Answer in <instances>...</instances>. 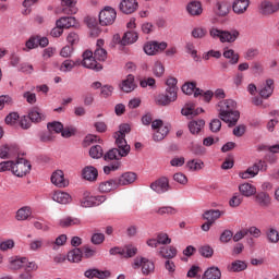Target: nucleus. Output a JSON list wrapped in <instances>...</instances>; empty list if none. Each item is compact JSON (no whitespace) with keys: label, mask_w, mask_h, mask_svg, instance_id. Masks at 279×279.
<instances>
[{"label":"nucleus","mask_w":279,"mask_h":279,"mask_svg":"<svg viewBox=\"0 0 279 279\" xmlns=\"http://www.w3.org/2000/svg\"><path fill=\"white\" fill-rule=\"evenodd\" d=\"M222 56L226 58V60H229V64L233 66L239 64L240 56L236 51H234V49L223 48Z\"/></svg>","instance_id":"72a5a7b5"},{"label":"nucleus","mask_w":279,"mask_h":279,"mask_svg":"<svg viewBox=\"0 0 279 279\" xmlns=\"http://www.w3.org/2000/svg\"><path fill=\"white\" fill-rule=\"evenodd\" d=\"M114 21H117V10H114L112 7H105L99 13L100 25H112Z\"/></svg>","instance_id":"f8f14e48"},{"label":"nucleus","mask_w":279,"mask_h":279,"mask_svg":"<svg viewBox=\"0 0 279 279\" xmlns=\"http://www.w3.org/2000/svg\"><path fill=\"white\" fill-rule=\"evenodd\" d=\"M82 66L90 69L92 71H101V69H104V66L97 62V59L93 56V51L90 50L83 52Z\"/></svg>","instance_id":"ddd939ff"},{"label":"nucleus","mask_w":279,"mask_h":279,"mask_svg":"<svg viewBox=\"0 0 279 279\" xmlns=\"http://www.w3.org/2000/svg\"><path fill=\"white\" fill-rule=\"evenodd\" d=\"M75 66H77V62L68 59L61 63L60 71L62 73H71V71H73V69H75Z\"/></svg>","instance_id":"5fc2aeb1"},{"label":"nucleus","mask_w":279,"mask_h":279,"mask_svg":"<svg viewBox=\"0 0 279 279\" xmlns=\"http://www.w3.org/2000/svg\"><path fill=\"white\" fill-rule=\"evenodd\" d=\"M28 118L31 119L32 123H40V121H45V113L39 109H33L28 113Z\"/></svg>","instance_id":"09e8293b"},{"label":"nucleus","mask_w":279,"mask_h":279,"mask_svg":"<svg viewBox=\"0 0 279 279\" xmlns=\"http://www.w3.org/2000/svg\"><path fill=\"white\" fill-rule=\"evenodd\" d=\"M33 226L36 230H41V232H49V230H51V227L47 221L36 220L33 222Z\"/></svg>","instance_id":"0e129e2a"},{"label":"nucleus","mask_w":279,"mask_h":279,"mask_svg":"<svg viewBox=\"0 0 279 279\" xmlns=\"http://www.w3.org/2000/svg\"><path fill=\"white\" fill-rule=\"evenodd\" d=\"M216 8L217 16H228L230 14V4L228 2H218Z\"/></svg>","instance_id":"de8ad7c7"},{"label":"nucleus","mask_w":279,"mask_h":279,"mask_svg":"<svg viewBox=\"0 0 279 279\" xmlns=\"http://www.w3.org/2000/svg\"><path fill=\"white\" fill-rule=\"evenodd\" d=\"M16 156V148L10 146H2L0 148V158L5 160L8 158H14Z\"/></svg>","instance_id":"49530a36"},{"label":"nucleus","mask_w":279,"mask_h":279,"mask_svg":"<svg viewBox=\"0 0 279 279\" xmlns=\"http://www.w3.org/2000/svg\"><path fill=\"white\" fill-rule=\"evenodd\" d=\"M255 204L262 208H269L271 206V195L267 192H258L255 194Z\"/></svg>","instance_id":"412c9836"},{"label":"nucleus","mask_w":279,"mask_h":279,"mask_svg":"<svg viewBox=\"0 0 279 279\" xmlns=\"http://www.w3.org/2000/svg\"><path fill=\"white\" fill-rule=\"evenodd\" d=\"M82 220L80 218L64 217L59 220L61 228H71V226H80Z\"/></svg>","instance_id":"a19ab883"},{"label":"nucleus","mask_w":279,"mask_h":279,"mask_svg":"<svg viewBox=\"0 0 279 279\" xmlns=\"http://www.w3.org/2000/svg\"><path fill=\"white\" fill-rule=\"evenodd\" d=\"M87 26L90 29V36H94V38H97V36L101 34V29L99 28V25H97V21L94 19L88 20Z\"/></svg>","instance_id":"6e6d98bb"},{"label":"nucleus","mask_w":279,"mask_h":279,"mask_svg":"<svg viewBox=\"0 0 279 279\" xmlns=\"http://www.w3.org/2000/svg\"><path fill=\"white\" fill-rule=\"evenodd\" d=\"M228 271H245V269H247V263H245L244 260H234L232 262L228 267H227Z\"/></svg>","instance_id":"37998d69"},{"label":"nucleus","mask_w":279,"mask_h":279,"mask_svg":"<svg viewBox=\"0 0 279 279\" xmlns=\"http://www.w3.org/2000/svg\"><path fill=\"white\" fill-rule=\"evenodd\" d=\"M136 40H138V33L134 31H129L124 33L122 39L120 40V44L125 47L128 45H134Z\"/></svg>","instance_id":"e433bc0d"},{"label":"nucleus","mask_w":279,"mask_h":279,"mask_svg":"<svg viewBox=\"0 0 279 279\" xmlns=\"http://www.w3.org/2000/svg\"><path fill=\"white\" fill-rule=\"evenodd\" d=\"M209 36L214 39L219 38L220 43H236L240 33L236 29L222 31L213 26L211 28H209Z\"/></svg>","instance_id":"7ed1b4c3"},{"label":"nucleus","mask_w":279,"mask_h":279,"mask_svg":"<svg viewBox=\"0 0 279 279\" xmlns=\"http://www.w3.org/2000/svg\"><path fill=\"white\" fill-rule=\"evenodd\" d=\"M116 180L118 182V186H128L129 184H134V182H136V173L125 172Z\"/></svg>","instance_id":"7c9ffc66"},{"label":"nucleus","mask_w":279,"mask_h":279,"mask_svg":"<svg viewBox=\"0 0 279 279\" xmlns=\"http://www.w3.org/2000/svg\"><path fill=\"white\" fill-rule=\"evenodd\" d=\"M194 97H199L203 99V101H206L208 104L213 97H215V93L213 90H206L204 92L203 89H196L194 93Z\"/></svg>","instance_id":"8fccbe9b"},{"label":"nucleus","mask_w":279,"mask_h":279,"mask_svg":"<svg viewBox=\"0 0 279 279\" xmlns=\"http://www.w3.org/2000/svg\"><path fill=\"white\" fill-rule=\"evenodd\" d=\"M279 11V0H262L258 4V12L262 16H272Z\"/></svg>","instance_id":"6e6552de"},{"label":"nucleus","mask_w":279,"mask_h":279,"mask_svg":"<svg viewBox=\"0 0 279 279\" xmlns=\"http://www.w3.org/2000/svg\"><path fill=\"white\" fill-rule=\"evenodd\" d=\"M219 119L229 125H236L241 113L236 110V102L233 99H225L218 102Z\"/></svg>","instance_id":"f03ea898"},{"label":"nucleus","mask_w":279,"mask_h":279,"mask_svg":"<svg viewBox=\"0 0 279 279\" xmlns=\"http://www.w3.org/2000/svg\"><path fill=\"white\" fill-rule=\"evenodd\" d=\"M120 88L123 90V93H132L136 88V84L134 83V75L129 74L120 84Z\"/></svg>","instance_id":"2f4dec72"},{"label":"nucleus","mask_w":279,"mask_h":279,"mask_svg":"<svg viewBox=\"0 0 279 279\" xmlns=\"http://www.w3.org/2000/svg\"><path fill=\"white\" fill-rule=\"evenodd\" d=\"M119 10L122 14H134L138 10V1L136 0H121Z\"/></svg>","instance_id":"dca6fc26"},{"label":"nucleus","mask_w":279,"mask_h":279,"mask_svg":"<svg viewBox=\"0 0 279 279\" xmlns=\"http://www.w3.org/2000/svg\"><path fill=\"white\" fill-rule=\"evenodd\" d=\"M106 241V235L101 232H94L90 238L93 245H101Z\"/></svg>","instance_id":"680f3d73"},{"label":"nucleus","mask_w":279,"mask_h":279,"mask_svg":"<svg viewBox=\"0 0 279 279\" xmlns=\"http://www.w3.org/2000/svg\"><path fill=\"white\" fill-rule=\"evenodd\" d=\"M243 204V196L240 193H234L229 201V206L231 208H239Z\"/></svg>","instance_id":"13d9d810"},{"label":"nucleus","mask_w":279,"mask_h":279,"mask_svg":"<svg viewBox=\"0 0 279 279\" xmlns=\"http://www.w3.org/2000/svg\"><path fill=\"white\" fill-rule=\"evenodd\" d=\"M34 213L31 206H23L15 213L16 221H29L32 219Z\"/></svg>","instance_id":"a878e982"},{"label":"nucleus","mask_w":279,"mask_h":279,"mask_svg":"<svg viewBox=\"0 0 279 279\" xmlns=\"http://www.w3.org/2000/svg\"><path fill=\"white\" fill-rule=\"evenodd\" d=\"M190 151H192L194 156H204V154H206V148L201 144L192 143L190 146Z\"/></svg>","instance_id":"052dcab7"},{"label":"nucleus","mask_w":279,"mask_h":279,"mask_svg":"<svg viewBox=\"0 0 279 279\" xmlns=\"http://www.w3.org/2000/svg\"><path fill=\"white\" fill-rule=\"evenodd\" d=\"M130 124H122L119 126V131L114 133L116 145L118 148H112L104 156L105 160H121L130 155L131 147L125 141V134H130Z\"/></svg>","instance_id":"f257e3e1"},{"label":"nucleus","mask_w":279,"mask_h":279,"mask_svg":"<svg viewBox=\"0 0 279 279\" xmlns=\"http://www.w3.org/2000/svg\"><path fill=\"white\" fill-rule=\"evenodd\" d=\"M66 234H61L59 235L54 242L52 243V250L56 252L58 250H60V247H62V245L66 244Z\"/></svg>","instance_id":"e2e57ef3"},{"label":"nucleus","mask_w":279,"mask_h":279,"mask_svg":"<svg viewBox=\"0 0 279 279\" xmlns=\"http://www.w3.org/2000/svg\"><path fill=\"white\" fill-rule=\"evenodd\" d=\"M202 112H204V109H195V105L193 102L185 104L184 107L181 109V113L183 114V117H189L190 119H193V117H197V114H202Z\"/></svg>","instance_id":"4be33fe9"},{"label":"nucleus","mask_w":279,"mask_h":279,"mask_svg":"<svg viewBox=\"0 0 279 279\" xmlns=\"http://www.w3.org/2000/svg\"><path fill=\"white\" fill-rule=\"evenodd\" d=\"M105 41L104 39H98L96 43V50L94 52V57L97 62H106L108 58V52L104 49Z\"/></svg>","instance_id":"b1692460"},{"label":"nucleus","mask_w":279,"mask_h":279,"mask_svg":"<svg viewBox=\"0 0 279 279\" xmlns=\"http://www.w3.org/2000/svg\"><path fill=\"white\" fill-rule=\"evenodd\" d=\"M153 74L155 77H162L165 75V65L160 61H156L153 65Z\"/></svg>","instance_id":"4d7b16f0"},{"label":"nucleus","mask_w":279,"mask_h":279,"mask_svg":"<svg viewBox=\"0 0 279 279\" xmlns=\"http://www.w3.org/2000/svg\"><path fill=\"white\" fill-rule=\"evenodd\" d=\"M204 125H206V121L204 120H192L189 123V130L191 134H199L202 130H204Z\"/></svg>","instance_id":"58836bf2"},{"label":"nucleus","mask_w":279,"mask_h":279,"mask_svg":"<svg viewBox=\"0 0 279 279\" xmlns=\"http://www.w3.org/2000/svg\"><path fill=\"white\" fill-rule=\"evenodd\" d=\"M53 202L57 204H71V194L62 191H57L52 194Z\"/></svg>","instance_id":"c9c22d12"},{"label":"nucleus","mask_w":279,"mask_h":279,"mask_svg":"<svg viewBox=\"0 0 279 279\" xmlns=\"http://www.w3.org/2000/svg\"><path fill=\"white\" fill-rule=\"evenodd\" d=\"M154 213L156 215H160V216H165V215H169L171 217L178 215V208L173 207V206H161V207H156L154 209Z\"/></svg>","instance_id":"4c0bfd02"},{"label":"nucleus","mask_w":279,"mask_h":279,"mask_svg":"<svg viewBox=\"0 0 279 279\" xmlns=\"http://www.w3.org/2000/svg\"><path fill=\"white\" fill-rule=\"evenodd\" d=\"M223 211L219 209H209L203 214V219H205V221H208L209 223H215L217 219H221Z\"/></svg>","instance_id":"473e14b6"},{"label":"nucleus","mask_w":279,"mask_h":279,"mask_svg":"<svg viewBox=\"0 0 279 279\" xmlns=\"http://www.w3.org/2000/svg\"><path fill=\"white\" fill-rule=\"evenodd\" d=\"M106 196L104 195H93V193L88 191H84L80 198V207L81 208H95L97 206H101L104 202H106Z\"/></svg>","instance_id":"20e7f679"},{"label":"nucleus","mask_w":279,"mask_h":279,"mask_svg":"<svg viewBox=\"0 0 279 279\" xmlns=\"http://www.w3.org/2000/svg\"><path fill=\"white\" fill-rule=\"evenodd\" d=\"M266 236L270 243H278L279 241V232L275 228L268 229Z\"/></svg>","instance_id":"338daca9"},{"label":"nucleus","mask_w":279,"mask_h":279,"mask_svg":"<svg viewBox=\"0 0 279 279\" xmlns=\"http://www.w3.org/2000/svg\"><path fill=\"white\" fill-rule=\"evenodd\" d=\"M109 254L111 256H121L122 258H134L136 254H138V247H136L134 244H126L123 247H112L109 251Z\"/></svg>","instance_id":"9d476101"},{"label":"nucleus","mask_w":279,"mask_h":279,"mask_svg":"<svg viewBox=\"0 0 279 279\" xmlns=\"http://www.w3.org/2000/svg\"><path fill=\"white\" fill-rule=\"evenodd\" d=\"M51 183L58 189H66L69 186V180L64 178V172L62 170H57L51 175Z\"/></svg>","instance_id":"a211bd4d"},{"label":"nucleus","mask_w":279,"mask_h":279,"mask_svg":"<svg viewBox=\"0 0 279 279\" xmlns=\"http://www.w3.org/2000/svg\"><path fill=\"white\" fill-rule=\"evenodd\" d=\"M153 130V141L156 143H160V141H165L167 134H169V126L165 125L162 120H155L151 122Z\"/></svg>","instance_id":"0eeeda50"},{"label":"nucleus","mask_w":279,"mask_h":279,"mask_svg":"<svg viewBox=\"0 0 279 279\" xmlns=\"http://www.w3.org/2000/svg\"><path fill=\"white\" fill-rule=\"evenodd\" d=\"M45 247V240L43 238L33 239L28 243L29 252H40Z\"/></svg>","instance_id":"c03bdc74"},{"label":"nucleus","mask_w":279,"mask_h":279,"mask_svg":"<svg viewBox=\"0 0 279 279\" xmlns=\"http://www.w3.org/2000/svg\"><path fill=\"white\" fill-rule=\"evenodd\" d=\"M185 168L187 169V171L192 172L202 171V169H204V161H202L201 159H191L186 161Z\"/></svg>","instance_id":"ea45409f"},{"label":"nucleus","mask_w":279,"mask_h":279,"mask_svg":"<svg viewBox=\"0 0 279 279\" xmlns=\"http://www.w3.org/2000/svg\"><path fill=\"white\" fill-rule=\"evenodd\" d=\"M56 25L63 29H69L71 27H77L80 23L74 16H63L56 21Z\"/></svg>","instance_id":"393cba45"},{"label":"nucleus","mask_w":279,"mask_h":279,"mask_svg":"<svg viewBox=\"0 0 279 279\" xmlns=\"http://www.w3.org/2000/svg\"><path fill=\"white\" fill-rule=\"evenodd\" d=\"M63 14H77V0H59Z\"/></svg>","instance_id":"5701e85b"},{"label":"nucleus","mask_w":279,"mask_h":279,"mask_svg":"<svg viewBox=\"0 0 279 279\" xmlns=\"http://www.w3.org/2000/svg\"><path fill=\"white\" fill-rule=\"evenodd\" d=\"M84 253H82L81 248H74L68 253V260L70 263H81Z\"/></svg>","instance_id":"a18cd8bd"},{"label":"nucleus","mask_w":279,"mask_h":279,"mask_svg":"<svg viewBox=\"0 0 279 279\" xmlns=\"http://www.w3.org/2000/svg\"><path fill=\"white\" fill-rule=\"evenodd\" d=\"M14 245H16L14 240L7 239V240H3L2 242H0V250H1V252H8L9 250H14Z\"/></svg>","instance_id":"69168bd1"},{"label":"nucleus","mask_w":279,"mask_h":279,"mask_svg":"<svg viewBox=\"0 0 279 279\" xmlns=\"http://www.w3.org/2000/svg\"><path fill=\"white\" fill-rule=\"evenodd\" d=\"M220 278H221V270H219L217 267L208 268L203 276V279H220Z\"/></svg>","instance_id":"3c124183"},{"label":"nucleus","mask_w":279,"mask_h":279,"mask_svg":"<svg viewBox=\"0 0 279 279\" xmlns=\"http://www.w3.org/2000/svg\"><path fill=\"white\" fill-rule=\"evenodd\" d=\"M186 12L190 16H201L204 9L202 8V2L199 1H191L186 5Z\"/></svg>","instance_id":"cd10ccee"},{"label":"nucleus","mask_w":279,"mask_h":279,"mask_svg":"<svg viewBox=\"0 0 279 279\" xmlns=\"http://www.w3.org/2000/svg\"><path fill=\"white\" fill-rule=\"evenodd\" d=\"M238 191L242 197H254V195L257 193L256 185L250 182L241 183L238 186Z\"/></svg>","instance_id":"aec40b11"},{"label":"nucleus","mask_w":279,"mask_h":279,"mask_svg":"<svg viewBox=\"0 0 279 279\" xmlns=\"http://www.w3.org/2000/svg\"><path fill=\"white\" fill-rule=\"evenodd\" d=\"M29 171H32V163H29L27 159L17 158L13 161V175H16L17 178H25Z\"/></svg>","instance_id":"9b49d317"},{"label":"nucleus","mask_w":279,"mask_h":279,"mask_svg":"<svg viewBox=\"0 0 279 279\" xmlns=\"http://www.w3.org/2000/svg\"><path fill=\"white\" fill-rule=\"evenodd\" d=\"M27 263V257L13 256L9 258V269L13 271H19V269H23L25 264Z\"/></svg>","instance_id":"bb28decb"},{"label":"nucleus","mask_w":279,"mask_h":279,"mask_svg":"<svg viewBox=\"0 0 279 279\" xmlns=\"http://www.w3.org/2000/svg\"><path fill=\"white\" fill-rule=\"evenodd\" d=\"M150 189L159 195H162V193H167V191H169V179H167V177L160 178L159 180L150 184Z\"/></svg>","instance_id":"6ab92c4d"},{"label":"nucleus","mask_w":279,"mask_h":279,"mask_svg":"<svg viewBox=\"0 0 279 279\" xmlns=\"http://www.w3.org/2000/svg\"><path fill=\"white\" fill-rule=\"evenodd\" d=\"M73 51H75V48L73 46L66 45L60 50L61 58H71L73 56Z\"/></svg>","instance_id":"774afa93"},{"label":"nucleus","mask_w":279,"mask_h":279,"mask_svg":"<svg viewBox=\"0 0 279 279\" xmlns=\"http://www.w3.org/2000/svg\"><path fill=\"white\" fill-rule=\"evenodd\" d=\"M81 177L87 182H97V178H99V171L93 166H86L82 169Z\"/></svg>","instance_id":"f3484780"},{"label":"nucleus","mask_w":279,"mask_h":279,"mask_svg":"<svg viewBox=\"0 0 279 279\" xmlns=\"http://www.w3.org/2000/svg\"><path fill=\"white\" fill-rule=\"evenodd\" d=\"M247 8H250V0H234L232 3L234 14H245Z\"/></svg>","instance_id":"c85d7f7f"},{"label":"nucleus","mask_w":279,"mask_h":279,"mask_svg":"<svg viewBox=\"0 0 279 279\" xmlns=\"http://www.w3.org/2000/svg\"><path fill=\"white\" fill-rule=\"evenodd\" d=\"M144 52L146 56H158V53H162L165 49H167L166 41H148L144 44Z\"/></svg>","instance_id":"4468645a"},{"label":"nucleus","mask_w":279,"mask_h":279,"mask_svg":"<svg viewBox=\"0 0 279 279\" xmlns=\"http://www.w3.org/2000/svg\"><path fill=\"white\" fill-rule=\"evenodd\" d=\"M89 156L94 159H99L104 156V148L100 145L92 146L89 149Z\"/></svg>","instance_id":"bf43d9fd"},{"label":"nucleus","mask_w":279,"mask_h":279,"mask_svg":"<svg viewBox=\"0 0 279 279\" xmlns=\"http://www.w3.org/2000/svg\"><path fill=\"white\" fill-rule=\"evenodd\" d=\"M159 255H161L162 258H166L167 260H172V258H175L178 256V248L175 246H161L159 248Z\"/></svg>","instance_id":"c756f323"},{"label":"nucleus","mask_w":279,"mask_h":279,"mask_svg":"<svg viewBox=\"0 0 279 279\" xmlns=\"http://www.w3.org/2000/svg\"><path fill=\"white\" fill-rule=\"evenodd\" d=\"M118 187H119V183L116 179V180H108V181L101 182L98 189L100 193H110V191H117Z\"/></svg>","instance_id":"f704fd0d"},{"label":"nucleus","mask_w":279,"mask_h":279,"mask_svg":"<svg viewBox=\"0 0 279 279\" xmlns=\"http://www.w3.org/2000/svg\"><path fill=\"white\" fill-rule=\"evenodd\" d=\"M197 89V83L195 82L184 83L183 86L181 87V90L182 93H184V95H195V92Z\"/></svg>","instance_id":"864d4df0"},{"label":"nucleus","mask_w":279,"mask_h":279,"mask_svg":"<svg viewBox=\"0 0 279 279\" xmlns=\"http://www.w3.org/2000/svg\"><path fill=\"white\" fill-rule=\"evenodd\" d=\"M260 171H267V162L263 160H258L245 171L239 172V178H241V180H250L252 178H256Z\"/></svg>","instance_id":"423d86ee"},{"label":"nucleus","mask_w":279,"mask_h":279,"mask_svg":"<svg viewBox=\"0 0 279 279\" xmlns=\"http://www.w3.org/2000/svg\"><path fill=\"white\" fill-rule=\"evenodd\" d=\"M260 171H267V162L263 160H258L245 171L239 172V178H241V180H250L252 178H256Z\"/></svg>","instance_id":"39448f33"},{"label":"nucleus","mask_w":279,"mask_h":279,"mask_svg":"<svg viewBox=\"0 0 279 279\" xmlns=\"http://www.w3.org/2000/svg\"><path fill=\"white\" fill-rule=\"evenodd\" d=\"M191 36L196 40H203V38L208 36V29H206L204 26H196L192 29Z\"/></svg>","instance_id":"79ce46f5"},{"label":"nucleus","mask_w":279,"mask_h":279,"mask_svg":"<svg viewBox=\"0 0 279 279\" xmlns=\"http://www.w3.org/2000/svg\"><path fill=\"white\" fill-rule=\"evenodd\" d=\"M274 78H267L260 84L258 95L262 97V99H269V97L274 95Z\"/></svg>","instance_id":"2eb2a0df"},{"label":"nucleus","mask_w":279,"mask_h":279,"mask_svg":"<svg viewBox=\"0 0 279 279\" xmlns=\"http://www.w3.org/2000/svg\"><path fill=\"white\" fill-rule=\"evenodd\" d=\"M47 129L50 132V134H60L62 133V130H64V124L58 121H53L47 124Z\"/></svg>","instance_id":"603ef678"},{"label":"nucleus","mask_w":279,"mask_h":279,"mask_svg":"<svg viewBox=\"0 0 279 279\" xmlns=\"http://www.w3.org/2000/svg\"><path fill=\"white\" fill-rule=\"evenodd\" d=\"M132 267L134 269H141L142 274L144 276H149V274H154V269H156V266L154 265V262L149 260L147 257H135Z\"/></svg>","instance_id":"1a4fd4ad"}]
</instances>
